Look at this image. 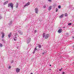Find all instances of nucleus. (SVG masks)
Wrapping results in <instances>:
<instances>
[{"label":"nucleus","mask_w":74,"mask_h":74,"mask_svg":"<svg viewBox=\"0 0 74 74\" xmlns=\"http://www.w3.org/2000/svg\"><path fill=\"white\" fill-rule=\"evenodd\" d=\"M58 8H56V12H58Z\"/></svg>","instance_id":"obj_24"},{"label":"nucleus","mask_w":74,"mask_h":74,"mask_svg":"<svg viewBox=\"0 0 74 74\" xmlns=\"http://www.w3.org/2000/svg\"><path fill=\"white\" fill-rule=\"evenodd\" d=\"M11 35H12V34H11V32L10 33V34L8 35V38H10L11 36Z\"/></svg>","instance_id":"obj_10"},{"label":"nucleus","mask_w":74,"mask_h":74,"mask_svg":"<svg viewBox=\"0 0 74 74\" xmlns=\"http://www.w3.org/2000/svg\"><path fill=\"white\" fill-rule=\"evenodd\" d=\"M49 2H51L52 1V0H47Z\"/></svg>","instance_id":"obj_29"},{"label":"nucleus","mask_w":74,"mask_h":74,"mask_svg":"<svg viewBox=\"0 0 74 74\" xmlns=\"http://www.w3.org/2000/svg\"><path fill=\"white\" fill-rule=\"evenodd\" d=\"M38 47L39 48H41V45H39Z\"/></svg>","instance_id":"obj_15"},{"label":"nucleus","mask_w":74,"mask_h":74,"mask_svg":"<svg viewBox=\"0 0 74 74\" xmlns=\"http://www.w3.org/2000/svg\"><path fill=\"white\" fill-rule=\"evenodd\" d=\"M5 2H6V4H7L8 3V1H5Z\"/></svg>","instance_id":"obj_30"},{"label":"nucleus","mask_w":74,"mask_h":74,"mask_svg":"<svg viewBox=\"0 0 74 74\" xmlns=\"http://www.w3.org/2000/svg\"><path fill=\"white\" fill-rule=\"evenodd\" d=\"M2 17L1 16V15H0V19H2Z\"/></svg>","instance_id":"obj_28"},{"label":"nucleus","mask_w":74,"mask_h":74,"mask_svg":"<svg viewBox=\"0 0 74 74\" xmlns=\"http://www.w3.org/2000/svg\"><path fill=\"white\" fill-rule=\"evenodd\" d=\"M18 32L19 34H20L21 35H22L23 34V32L21 31L20 30L18 31Z\"/></svg>","instance_id":"obj_7"},{"label":"nucleus","mask_w":74,"mask_h":74,"mask_svg":"<svg viewBox=\"0 0 74 74\" xmlns=\"http://www.w3.org/2000/svg\"><path fill=\"white\" fill-rule=\"evenodd\" d=\"M16 8H18V3H17L16 5Z\"/></svg>","instance_id":"obj_18"},{"label":"nucleus","mask_w":74,"mask_h":74,"mask_svg":"<svg viewBox=\"0 0 74 74\" xmlns=\"http://www.w3.org/2000/svg\"><path fill=\"white\" fill-rule=\"evenodd\" d=\"M67 16V13H65V16Z\"/></svg>","instance_id":"obj_21"},{"label":"nucleus","mask_w":74,"mask_h":74,"mask_svg":"<svg viewBox=\"0 0 74 74\" xmlns=\"http://www.w3.org/2000/svg\"><path fill=\"white\" fill-rule=\"evenodd\" d=\"M2 41H3V42H4V43H5V40H4V39H2Z\"/></svg>","instance_id":"obj_16"},{"label":"nucleus","mask_w":74,"mask_h":74,"mask_svg":"<svg viewBox=\"0 0 74 74\" xmlns=\"http://www.w3.org/2000/svg\"><path fill=\"white\" fill-rule=\"evenodd\" d=\"M13 62H14V61H12V62H11L12 63H13Z\"/></svg>","instance_id":"obj_36"},{"label":"nucleus","mask_w":74,"mask_h":74,"mask_svg":"<svg viewBox=\"0 0 74 74\" xmlns=\"http://www.w3.org/2000/svg\"><path fill=\"white\" fill-rule=\"evenodd\" d=\"M12 21H11L10 23L8 24V25H10H10H12Z\"/></svg>","instance_id":"obj_14"},{"label":"nucleus","mask_w":74,"mask_h":74,"mask_svg":"<svg viewBox=\"0 0 74 74\" xmlns=\"http://www.w3.org/2000/svg\"><path fill=\"white\" fill-rule=\"evenodd\" d=\"M11 7L12 8V10L13 9V8L14 7V6L13 5V3H9L8 4V7Z\"/></svg>","instance_id":"obj_2"},{"label":"nucleus","mask_w":74,"mask_h":74,"mask_svg":"<svg viewBox=\"0 0 74 74\" xmlns=\"http://www.w3.org/2000/svg\"><path fill=\"white\" fill-rule=\"evenodd\" d=\"M62 69H63V68H61V69H60L59 70V71H62Z\"/></svg>","instance_id":"obj_22"},{"label":"nucleus","mask_w":74,"mask_h":74,"mask_svg":"<svg viewBox=\"0 0 74 74\" xmlns=\"http://www.w3.org/2000/svg\"><path fill=\"white\" fill-rule=\"evenodd\" d=\"M66 34L67 35H69V33H67Z\"/></svg>","instance_id":"obj_39"},{"label":"nucleus","mask_w":74,"mask_h":74,"mask_svg":"<svg viewBox=\"0 0 74 74\" xmlns=\"http://www.w3.org/2000/svg\"><path fill=\"white\" fill-rule=\"evenodd\" d=\"M51 9H52V6H50L49 7L48 10L49 11H50Z\"/></svg>","instance_id":"obj_13"},{"label":"nucleus","mask_w":74,"mask_h":74,"mask_svg":"<svg viewBox=\"0 0 74 74\" xmlns=\"http://www.w3.org/2000/svg\"><path fill=\"white\" fill-rule=\"evenodd\" d=\"M72 38H73L74 39V37H73Z\"/></svg>","instance_id":"obj_41"},{"label":"nucleus","mask_w":74,"mask_h":74,"mask_svg":"<svg viewBox=\"0 0 74 74\" xmlns=\"http://www.w3.org/2000/svg\"><path fill=\"white\" fill-rule=\"evenodd\" d=\"M73 47L74 48V46H73Z\"/></svg>","instance_id":"obj_42"},{"label":"nucleus","mask_w":74,"mask_h":74,"mask_svg":"<svg viewBox=\"0 0 74 74\" xmlns=\"http://www.w3.org/2000/svg\"><path fill=\"white\" fill-rule=\"evenodd\" d=\"M43 38H45V39H48L49 37V34H45V33H43L42 34Z\"/></svg>","instance_id":"obj_1"},{"label":"nucleus","mask_w":74,"mask_h":74,"mask_svg":"<svg viewBox=\"0 0 74 74\" xmlns=\"http://www.w3.org/2000/svg\"><path fill=\"white\" fill-rule=\"evenodd\" d=\"M6 4H7V3H6V2H5L4 3V5H6Z\"/></svg>","instance_id":"obj_27"},{"label":"nucleus","mask_w":74,"mask_h":74,"mask_svg":"<svg viewBox=\"0 0 74 74\" xmlns=\"http://www.w3.org/2000/svg\"><path fill=\"white\" fill-rule=\"evenodd\" d=\"M1 34H2V38H3L4 37L5 34L4 33H3V32H2Z\"/></svg>","instance_id":"obj_8"},{"label":"nucleus","mask_w":74,"mask_h":74,"mask_svg":"<svg viewBox=\"0 0 74 74\" xmlns=\"http://www.w3.org/2000/svg\"><path fill=\"white\" fill-rule=\"evenodd\" d=\"M17 49H19V47H17Z\"/></svg>","instance_id":"obj_38"},{"label":"nucleus","mask_w":74,"mask_h":74,"mask_svg":"<svg viewBox=\"0 0 74 74\" xmlns=\"http://www.w3.org/2000/svg\"><path fill=\"white\" fill-rule=\"evenodd\" d=\"M35 51H34L33 52V53H35Z\"/></svg>","instance_id":"obj_35"},{"label":"nucleus","mask_w":74,"mask_h":74,"mask_svg":"<svg viewBox=\"0 0 74 74\" xmlns=\"http://www.w3.org/2000/svg\"><path fill=\"white\" fill-rule=\"evenodd\" d=\"M27 19L26 18L25 19V21H27Z\"/></svg>","instance_id":"obj_40"},{"label":"nucleus","mask_w":74,"mask_h":74,"mask_svg":"<svg viewBox=\"0 0 74 74\" xmlns=\"http://www.w3.org/2000/svg\"><path fill=\"white\" fill-rule=\"evenodd\" d=\"M30 42V38H28V40H27V44H29Z\"/></svg>","instance_id":"obj_9"},{"label":"nucleus","mask_w":74,"mask_h":74,"mask_svg":"<svg viewBox=\"0 0 74 74\" xmlns=\"http://www.w3.org/2000/svg\"><path fill=\"white\" fill-rule=\"evenodd\" d=\"M43 8H46V5H45L43 6Z\"/></svg>","instance_id":"obj_20"},{"label":"nucleus","mask_w":74,"mask_h":74,"mask_svg":"<svg viewBox=\"0 0 74 74\" xmlns=\"http://www.w3.org/2000/svg\"><path fill=\"white\" fill-rule=\"evenodd\" d=\"M35 13H36V14H38V8H36L35 9Z\"/></svg>","instance_id":"obj_3"},{"label":"nucleus","mask_w":74,"mask_h":74,"mask_svg":"<svg viewBox=\"0 0 74 74\" xmlns=\"http://www.w3.org/2000/svg\"><path fill=\"white\" fill-rule=\"evenodd\" d=\"M13 38H14V41H16V39L17 38L16 37L14 36L13 37Z\"/></svg>","instance_id":"obj_12"},{"label":"nucleus","mask_w":74,"mask_h":74,"mask_svg":"<svg viewBox=\"0 0 74 74\" xmlns=\"http://www.w3.org/2000/svg\"><path fill=\"white\" fill-rule=\"evenodd\" d=\"M63 16H64V14H62L61 15L59 16V18H63Z\"/></svg>","instance_id":"obj_11"},{"label":"nucleus","mask_w":74,"mask_h":74,"mask_svg":"<svg viewBox=\"0 0 74 74\" xmlns=\"http://www.w3.org/2000/svg\"><path fill=\"white\" fill-rule=\"evenodd\" d=\"M37 32V31L36 30H35L34 33H36Z\"/></svg>","instance_id":"obj_34"},{"label":"nucleus","mask_w":74,"mask_h":74,"mask_svg":"<svg viewBox=\"0 0 74 74\" xmlns=\"http://www.w3.org/2000/svg\"><path fill=\"white\" fill-rule=\"evenodd\" d=\"M68 25L69 26H70V25H71V23H69L68 24Z\"/></svg>","instance_id":"obj_25"},{"label":"nucleus","mask_w":74,"mask_h":74,"mask_svg":"<svg viewBox=\"0 0 74 74\" xmlns=\"http://www.w3.org/2000/svg\"><path fill=\"white\" fill-rule=\"evenodd\" d=\"M71 9H74V8H73V7L71 8Z\"/></svg>","instance_id":"obj_37"},{"label":"nucleus","mask_w":74,"mask_h":74,"mask_svg":"<svg viewBox=\"0 0 74 74\" xmlns=\"http://www.w3.org/2000/svg\"><path fill=\"white\" fill-rule=\"evenodd\" d=\"M65 73V72H63L62 73V74H64Z\"/></svg>","instance_id":"obj_32"},{"label":"nucleus","mask_w":74,"mask_h":74,"mask_svg":"<svg viewBox=\"0 0 74 74\" xmlns=\"http://www.w3.org/2000/svg\"><path fill=\"white\" fill-rule=\"evenodd\" d=\"M42 54H43V55H44V54H45V52L43 53H42Z\"/></svg>","instance_id":"obj_33"},{"label":"nucleus","mask_w":74,"mask_h":74,"mask_svg":"<svg viewBox=\"0 0 74 74\" xmlns=\"http://www.w3.org/2000/svg\"><path fill=\"white\" fill-rule=\"evenodd\" d=\"M30 2H28L25 5L24 7V8H25V7H26V6H27L29 5H30Z\"/></svg>","instance_id":"obj_4"},{"label":"nucleus","mask_w":74,"mask_h":74,"mask_svg":"<svg viewBox=\"0 0 74 74\" xmlns=\"http://www.w3.org/2000/svg\"><path fill=\"white\" fill-rule=\"evenodd\" d=\"M16 71L17 73H19L20 71V69L19 68H16Z\"/></svg>","instance_id":"obj_6"},{"label":"nucleus","mask_w":74,"mask_h":74,"mask_svg":"<svg viewBox=\"0 0 74 74\" xmlns=\"http://www.w3.org/2000/svg\"><path fill=\"white\" fill-rule=\"evenodd\" d=\"M9 69H11V66H9Z\"/></svg>","instance_id":"obj_31"},{"label":"nucleus","mask_w":74,"mask_h":74,"mask_svg":"<svg viewBox=\"0 0 74 74\" xmlns=\"http://www.w3.org/2000/svg\"><path fill=\"white\" fill-rule=\"evenodd\" d=\"M3 47V45L0 43V47Z\"/></svg>","instance_id":"obj_19"},{"label":"nucleus","mask_w":74,"mask_h":74,"mask_svg":"<svg viewBox=\"0 0 74 74\" xmlns=\"http://www.w3.org/2000/svg\"><path fill=\"white\" fill-rule=\"evenodd\" d=\"M50 66H51V65H50Z\"/></svg>","instance_id":"obj_43"},{"label":"nucleus","mask_w":74,"mask_h":74,"mask_svg":"<svg viewBox=\"0 0 74 74\" xmlns=\"http://www.w3.org/2000/svg\"><path fill=\"white\" fill-rule=\"evenodd\" d=\"M58 32L59 33H62V29L60 28V29H59L58 30Z\"/></svg>","instance_id":"obj_5"},{"label":"nucleus","mask_w":74,"mask_h":74,"mask_svg":"<svg viewBox=\"0 0 74 74\" xmlns=\"http://www.w3.org/2000/svg\"><path fill=\"white\" fill-rule=\"evenodd\" d=\"M58 7L59 9H60V8H61V6L59 5L58 6Z\"/></svg>","instance_id":"obj_23"},{"label":"nucleus","mask_w":74,"mask_h":74,"mask_svg":"<svg viewBox=\"0 0 74 74\" xmlns=\"http://www.w3.org/2000/svg\"><path fill=\"white\" fill-rule=\"evenodd\" d=\"M37 50V47H36L35 48H34V51H36V50Z\"/></svg>","instance_id":"obj_17"},{"label":"nucleus","mask_w":74,"mask_h":74,"mask_svg":"<svg viewBox=\"0 0 74 74\" xmlns=\"http://www.w3.org/2000/svg\"><path fill=\"white\" fill-rule=\"evenodd\" d=\"M17 36V34L15 33L14 34V36L16 37Z\"/></svg>","instance_id":"obj_26"},{"label":"nucleus","mask_w":74,"mask_h":74,"mask_svg":"<svg viewBox=\"0 0 74 74\" xmlns=\"http://www.w3.org/2000/svg\"><path fill=\"white\" fill-rule=\"evenodd\" d=\"M33 74V73H31V74Z\"/></svg>","instance_id":"obj_44"}]
</instances>
